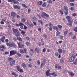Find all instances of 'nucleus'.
<instances>
[{
    "mask_svg": "<svg viewBox=\"0 0 77 77\" xmlns=\"http://www.w3.org/2000/svg\"><path fill=\"white\" fill-rule=\"evenodd\" d=\"M12 75H14L15 77H18V74H17V73H15L14 72H12Z\"/></svg>",
    "mask_w": 77,
    "mask_h": 77,
    "instance_id": "19",
    "label": "nucleus"
},
{
    "mask_svg": "<svg viewBox=\"0 0 77 77\" xmlns=\"http://www.w3.org/2000/svg\"><path fill=\"white\" fill-rule=\"evenodd\" d=\"M38 30L40 32H41V28H39L38 29Z\"/></svg>",
    "mask_w": 77,
    "mask_h": 77,
    "instance_id": "48",
    "label": "nucleus"
},
{
    "mask_svg": "<svg viewBox=\"0 0 77 77\" xmlns=\"http://www.w3.org/2000/svg\"><path fill=\"white\" fill-rule=\"evenodd\" d=\"M41 16L42 17H48V15L47 14L45 13L42 12V14L41 15Z\"/></svg>",
    "mask_w": 77,
    "mask_h": 77,
    "instance_id": "7",
    "label": "nucleus"
},
{
    "mask_svg": "<svg viewBox=\"0 0 77 77\" xmlns=\"http://www.w3.org/2000/svg\"><path fill=\"white\" fill-rule=\"evenodd\" d=\"M72 16H73V17H75V16H76V13H73L72 14Z\"/></svg>",
    "mask_w": 77,
    "mask_h": 77,
    "instance_id": "50",
    "label": "nucleus"
},
{
    "mask_svg": "<svg viewBox=\"0 0 77 77\" xmlns=\"http://www.w3.org/2000/svg\"><path fill=\"white\" fill-rule=\"evenodd\" d=\"M22 6H23V7L25 8H27V7L26 5L24 4H23Z\"/></svg>",
    "mask_w": 77,
    "mask_h": 77,
    "instance_id": "32",
    "label": "nucleus"
},
{
    "mask_svg": "<svg viewBox=\"0 0 77 77\" xmlns=\"http://www.w3.org/2000/svg\"><path fill=\"white\" fill-rule=\"evenodd\" d=\"M46 62V60L45 59L44 60H43L42 61V63H45Z\"/></svg>",
    "mask_w": 77,
    "mask_h": 77,
    "instance_id": "60",
    "label": "nucleus"
},
{
    "mask_svg": "<svg viewBox=\"0 0 77 77\" xmlns=\"http://www.w3.org/2000/svg\"><path fill=\"white\" fill-rule=\"evenodd\" d=\"M24 26V24L23 23H19V26Z\"/></svg>",
    "mask_w": 77,
    "mask_h": 77,
    "instance_id": "40",
    "label": "nucleus"
},
{
    "mask_svg": "<svg viewBox=\"0 0 77 77\" xmlns=\"http://www.w3.org/2000/svg\"><path fill=\"white\" fill-rule=\"evenodd\" d=\"M75 9V8L73 7H71L70 8V10L72 11H74Z\"/></svg>",
    "mask_w": 77,
    "mask_h": 77,
    "instance_id": "38",
    "label": "nucleus"
},
{
    "mask_svg": "<svg viewBox=\"0 0 77 77\" xmlns=\"http://www.w3.org/2000/svg\"><path fill=\"white\" fill-rule=\"evenodd\" d=\"M15 62V60H13L10 62V65L11 66H13L14 65V64Z\"/></svg>",
    "mask_w": 77,
    "mask_h": 77,
    "instance_id": "13",
    "label": "nucleus"
},
{
    "mask_svg": "<svg viewBox=\"0 0 77 77\" xmlns=\"http://www.w3.org/2000/svg\"><path fill=\"white\" fill-rule=\"evenodd\" d=\"M26 45H27V46H29V45H30V42H27L26 43Z\"/></svg>",
    "mask_w": 77,
    "mask_h": 77,
    "instance_id": "28",
    "label": "nucleus"
},
{
    "mask_svg": "<svg viewBox=\"0 0 77 77\" xmlns=\"http://www.w3.org/2000/svg\"><path fill=\"white\" fill-rule=\"evenodd\" d=\"M29 67L30 68H31V67H32V64H31V63L29 64Z\"/></svg>",
    "mask_w": 77,
    "mask_h": 77,
    "instance_id": "62",
    "label": "nucleus"
},
{
    "mask_svg": "<svg viewBox=\"0 0 77 77\" xmlns=\"http://www.w3.org/2000/svg\"><path fill=\"white\" fill-rule=\"evenodd\" d=\"M26 40H28V41H29L30 40V38L29 37H26Z\"/></svg>",
    "mask_w": 77,
    "mask_h": 77,
    "instance_id": "49",
    "label": "nucleus"
},
{
    "mask_svg": "<svg viewBox=\"0 0 77 77\" xmlns=\"http://www.w3.org/2000/svg\"><path fill=\"white\" fill-rule=\"evenodd\" d=\"M74 30L75 31V32H77V27H75L74 29Z\"/></svg>",
    "mask_w": 77,
    "mask_h": 77,
    "instance_id": "43",
    "label": "nucleus"
},
{
    "mask_svg": "<svg viewBox=\"0 0 77 77\" xmlns=\"http://www.w3.org/2000/svg\"><path fill=\"white\" fill-rule=\"evenodd\" d=\"M62 49H59L58 50V52L59 53H60V54H62Z\"/></svg>",
    "mask_w": 77,
    "mask_h": 77,
    "instance_id": "20",
    "label": "nucleus"
},
{
    "mask_svg": "<svg viewBox=\"0 0 77 77\" xmlns=\"http://www.w3.org/2000/svg\"><path fill=\"white\" fill-rule=\"evenodd\" d=\"M11 16L13 17H15V13L14 12H12L11 14Z\"/></svg>",
    "mask_w": 77,
    "mask_h": 77,
    "instance_id": "16",
    "label": "nucleus"
},
{
    "mask_svg": "<svg viewBox=\"0 0 77 77\" xmlns=\"http://www.w3.org/2000/svg\"><path fill=\"white\" fill-rule=\"evenodd\" d=\"M68 73L69 74V75H70L71 77H73V76H74V74L73 72L69 71L68 72Z\"/></svg>",
    "mask_w": 77,
    "mask_h": 77,
    "instance_id": "14",
    "label": "nucleus"
},
{
    "mask_svg": "<svg viewBox=\"0 0 77 77\" xmlns=\"http://www.w3.org/2000/svg\"><path fill=\"white\" fill-rule=\"evenodd\" d=\"M68 13V10L66 11L65 12V15H67Z\"/></svg>",
    "mask_w": 77,
    "mask_h": 77,
    "instance_id": "41",
    "label": "nucleus"
},
{
    "mask_svg": "<svg viewBox=\"0 0 77 77\" xmlns=\"http://www.w3.org/2000/svg\"><path fill=\"white\" fill-rule=\"evenodd\" d=\"M45 51H46L45 48H44L43 50V53H45Z\"/></svg>",
    "mask_w": 77,
    "mask_h": 77,
    "instance_id": "56",
    "label": "nucleus"
},
{
    "mask_svg": "<svg viewBox=\"0 0 77 77\" xmlns=\"http://www.w3.org/2000/svg\"><path fill=\"white\" fill-rule=\"evenodd\" d=\"M72 56L75 58V57L76 56L75 53H74V54H72Z\"/></svg>",
    "mask_w": 77,
    "mask_h": 77,
    "instance_id": "47",
    "label": "nucleus"
},
{
    "mask_svg": "<svg viewBox=\"0 0 77 77\" xmlns=\"http://www.w3.org/2000/svg\"><path fill=\"white\" fill-rule=\"evenodd\" d=\"M16 68H17V70L20 72H23V70L22 69H20V66H16Z\"/></svg>",
    "mask_w": 77,
    "mask_h": 77,
    "instance_id": "6",
    "label": "nucleus"
},
{
    "mask_svg": "<svg viewBox=\"0 0 77 77\" xmlns=\"http://www.w3.org/2000/svg\"><path fill=\"white\" fill-rule=\"evenodd\" d=\"M38 22L40 23V24H41L42 25H43V24H44L43 23V22H42V20H38Z\"/></svg>",
    "mask_w": 77,
    "mask_h": 77,
    "instance_id": "25",
    "label": "nucleus"
},
{
    "mask_svg": "<svg viewBox=\"0 0 77 77\" xmlns=\"http://www.w3.org/2000/svg\"><path fill=\"white\" fill-rule=\"evenodd\" d=\"M42 1H40L38 2V5H42Z\"/></svg>",
    "mask_w": 77,
    "mask_h": 77,
    "instance_id": "39",
    "label": "nucleus"
},
{
    "mask_svg": "<svg viewBox=\"0 0 77 77\" xmlns=\"http://www.w3.org/2000/svg\"><path fill=\"white\" fill-rule=\"evenodd\" d=\"M53 29H54V30H56L57 31H58L59 30V28H58L57 27L55 26H53Z\"/></svg>",
    "mask_w": 77,
    "mask_h": 77,
    "instance_id": "17",
    "label": "nucleus"
},
{
    "mask_svg": "<svg viewBox=\"0 0 77 77\" xmlns=\"http://www.w3.org/2000/svg\"><path fill=\"white\" fill-rule=\"evenodd\" d=\"M49 26L50 27H53V24H52L51 23V22H50L49 23Z\"/></svg>",
    "mask_w": 77,
    "mask_h": 77,
    "instance_id": "30",
    "label": "nucleus"
},
{
    "mask_svg": "<svg viewBox=\"0 0 77 77\" xmlns=\"http://www.w3.org/2000/svg\"><path fill=\"white\" fill-rule=\"evenodd\" d=\"M26 18H23L21 20V21L23 23H26Z\"/></svg>",
    "mask_w": 77,
    "mask_h": 77,
    "instance_id": "21",
    "label": "nucleus"
},
{
    "mask_svg": "<svg viewBox=\"0 0 77 77\" xmlns=\"http://www.w3.org/2000/svg\"><path fill=\"white\" fill-rule=\"evenodd\" d=\"M17 54V51H10V56H12L13 55H15Z\"/></svg>",
    "mask_w": 77,
    "mask_h": 77,
    "instance_id": "3",
    "label": "nucleus"
},
{
    "mask_svg": "<svg viewBox=\"0 0 77 77\" xmlns=\"http://www.w3.org/2000/svg\"><path fill=\"white\" fill-rule=\"evenodd\" d=\"M55 74V72H54L50 74V75H54Z\"/></svg>",
    "mask_w": 77,
    "mask_h": 77,
    "instance_id": "57",
    "label": "nucleus"
},
{
    "mask_svg": "<svg viewBox=\"0 0 77 77\" xmlns=\"http://www.w3.org/2000/svg\"><path fill=\"white\" fill-rule=\"evenodd\" d=\"M35 50L36 51H37V52L38 53H39V49H38L37 48H36L35 49Z\"/></svg>",
    "mask_w": 77,
    "mask_h": 77,
    "instance_id": "45",
    "label": "nucleus"
},
{
    "mask_svg": "<svg viewBox=\"0 0 77 77\" xmlns=\"http://www.w3.org/2000/svg\"><path fill=\"white\" fill-rule=\"evenodd\" d=\"M21 33L22 34H25L26 32L24 31H21Z\"/></svg>",
    "mask_w": 77,
    "mask_h": 77,
    "instance_id": "44",
    "label": "nucleus"
},
{
    "mask_svg": "<svg viewBox=\"0 0 77 77\" xmlns=\"http://www.w3.org/2000/svg\"><path fill=\"white\" fill-rule=\"evenodd\" d=\"M67 33H68V31L67 30H66V31H65L64 33V35H65V36H66V35Z\"/></svg>",
    "mask_w": 77,
    "mask_h": 77,
    "instance_id": "42",
    "label": "nucleus"
},
{
    "mask_svg": "<svg viewBox=\"0 0 77 77\" xmlns=\"http://www.w3.org/2000/svg\"><path fill=\"white\" fill-rule=\"evenodd\" d=\"M1 24H5V22L3 21H2L0 22Z\"/></svg>",
    "mask_w": 77,
    "mask_h": 77,
    "instance_id": "55",
    "label": "nucleus"
},
{
    "mask_svg": "<svg viewBox=\"0 0 77 77\" xmlns=\"http://www.w3.org/2000/svg\"><path fill=\"white\" fill-rule=\"evenodd\" d=\"M57 27H58L59 28V29H61L62 28V26L60 25H58Z\"/></svg>",
    "mask_w": 77,
    "mask_h": 77,
    "instance_id": "27",
    "label": "nucleus"
},
{
    "mask_svg": "<svg viewBox=\"0 0 77 77\" xmlns=\"http://www.w3.org/2000/svg\"><path fill=\"white\" fill-rule=\"evenodd\" d=\"M33 26H34V25L33 24L31 23L29 25V27H32Z\"/></svg>",
    "mask_w": 77,
    "mask_h": 77,
    "instance_id": "29",
    "label": "nucleus"
},
{
    "mask_svg": "<svg viewBox=\"0 0 77 77\" xmlns=\"http://www.w3.org/2000/svg\"><path fill=\"white\" fill-rule=\"evenodd\" d=\"M60 63H64V60L63 58L60 59Z\"/></svg>",
    "mask_w": 77,
    "mask_h": 77,
    "instance_id": "22",
    "label": "nucleus"
},
{
    "mask_svg": "<svg viewBox=\"0 0 77 77\" xmlns=\"http://www.w3.org/2000/svg\"><path fill=\"white\" fill-rule=\"evenodd\" d=\"M7 46H10V47H13L14 46L15 47L16 46V45L13 43H8L7 44Z\"/></svg>",
    "mask_w": 77,
    "mask_h": 77,
    "instance_id": "5",
    "label": "nucleus"
},
{
    "mask_svg": "<svg viewBox=\"0 0 77 77\" xmlns=\"http://www.w3.org/2000/svg\"><path fill=\"white\" fill-rule=\"evenodd\" d=\"M17 55L19 57H21V54H19V53H16Z\"/></svg>",
    "mask_w": 77,
    "mask_h": 77,
    "instance_id": "31",
    "label": "nucleus"
},
{
    "mask_svg": "<svg viewBox=\"0 0 77 77\" xmlns=\"http://www.w3.org/2000/svg\"><path fill=\"white\" fill-rule=\"evenodd\" d=\"M13 7L14 9H20L21 7L20 6H18L17 5H13Z\"/></svg>",
    "mask_w": 77,
    "mask_h": 77,
    "instance_id": "11",
    "label": "nucleus"
},
{
    "mask_svg": "<svg viewBox=\"0 0 77 77\" xmlns=\"http://www.w3.org/2000/svg\"><path fill=\"white\" fill-rule=\"evenodd\" d=\"M75 59V57H73L71 56L69 60V62H72V61H74V60Z\"/></svg>",
    "mask_w": 77,
    "mask_h": 77,
    "instance_id": "10",
    "label": "nucleus"
},
{
    "mask_svg": "<svg viewBox=\"0 0 77 77\" xmlns=\"http://www.w3.org/2000/svg\"><path fill=\"white\" fill-rule=\"evenodd\" d=\"M49 3H50L51 4H52V3H53V1L51 0H49Z\"/></svg>",
    "mask_w": 77,
    "mask_h": 77,
    "instance_id": "53",
    "label": "nucleus"
},
{
    "mask_svg": "<svg viewBox=\"0 0 77 77\" xmlns=\"http://www.w3.org/2000/svg\"><path fill=\"white\" fill-rule=\"evenodd\" d=\"M6 38V37H5V36H3L0 39L1 41L2 42H4V41L5 40V39Z\"/></svg>",
    "mask_w": 77,
    "mask_h": 77,
    "instance_id": "15",
    "label": "nucleus"
},
{
    "mask_svg": "<svg viewBox=\"0 0 77 77\" xmlns=\"http://www.w3.org/2000/svg\"><path fill=\"white\" fill-rule=\"evenodd\" d=\"M37 63H38V65H40V62H39V60H38L37 61Z\"/></svg>",
    "mask_w": 77,
    "mask_h": 77,
    "instance_id": "59",
    "label": "nucleus"
},
{
    "mask_svg": "<svg viewBox=\"0 0 77 77\" xmlns=\"http://www.w3.org/2000/svg\"><path fill=\"white\" fill-rule=\"evenodd\" d=\"M26 51H27V49H24V51L22 49H20V53H22V54H24V53H26Z\"/></svg>",
    "mask_w": 77,
    "mask_h": 77,
    "instance_id": "8",
    "label": "nucleus"
},
{
    "mask_svg": "<svg viewBox=\"0 0 77 77\" xmlns=\"http://www.w3.org/2000/svg\"><path fill=\"white\" fill-rule=\"evenodd\" d=\"M74 63L75 65H77V61H75Z\"/></svg>",
    "mask_w": 77,
    "mask_h": 77,
    "instance_id": "63",
    "label": "nucleus"
},
{
    "mask_svg": "<svg viewBox=\"0 0 77 77\" xmlns=\"http://www.w3.org/2000/svg\"><path fill=\"white\" fill-rule=\"evenodd\" d=\"M17 44L18 45L19 47L20 48H23L24 46V45H21L20 42H17Z\"/></svg>",
    "mask_w": 77,
    "mask_h": 77,
    "instance_id": "12",
    "label": "nucleus"
},
{
    "mask_svg": "<svg viewBox=\"0 0 77 77\" xmlns=\"http://www.w3.org/2000/svg\"><path fill=\"white\" fill-rule=\"evenodd\" d=\"M17 39L19 41H20V42H21L22 41L23 39L21 38V37L20 36H18L17 37Z\"/></svg>",
    "mask_w": 77,
    "mask_h": 77,
    "instance_id": "18",
    "label": "nucleus"
},
{
    "mask_svg": "<svg viewBox=\"0 0 77 77\" xmlns=\"http://www.w3.org/2000/svg\"><path fill=\"white\" fill-rule=\"evenodd\" d=\"M2 48V49L1 50L2 51H3L5 50L6 49V48L5 47V46L2 45H0V51L1 50V48Z\"/></svg>",
    "mask_w": 77,
    "mask_h": 77,
    "instance_id": "9",
    "label": "nucleus"
},
{
    "mask_svg": "<svg viewBox=\"0 0 77 77\" xmlns=\"http://www.w3.org/2000/svg\"><path fill=\"white\" fill-rule=\"evenodd\" d=\"M13 32L15 33V36H20V33H19V31H18V29L13 28Z\"/></svg>",
    "mask_w": 77,
    "mask_h": 77,
    "instance_id": "1",
    "label": "nucleus"
},
{
    "mask_svg": "<svg viewBox=\"0 0 77 77\" xmlns=\"http://www.w3.org/2000/svg\"><path fill=\"white\" fill-rule=\"evenodd\" d=\"M69 23H67V25L68 26H72V22H69Z\"/></svg>",
    "mask_w": 77,
    "mask_h": 77,
    "instance_id": "24",
    "label": "nucleus"
},
{
    "mask_svg": "<svg viewBox=\"0 0 77 77\" xmlns=\"http://www.w3.org/2000/svg\"><path fill=\"white\" fill-rule=\"evenodd\" d=\"M8 2H12L14 4H18L19 3V2L18 1L15 0H8Z\"/></svg>",
    "mask_w": 77,
    "mask_h": 77,
    "instance_id": "4",
    "label": "nucleus"
},
{
    "mask_svg": "<svg viewBox=\"0 0 77 77\" xmlns=\"http://www.w3.org/2000/svg\"><path fill=\"white\" fill-rule=\"evenodd\" d=\"M22 66L23 67H26V64L24 63H23L22 64Z\"/></svg>",
    "mask_w": 77,
    "mask_h": 77,
    "instance_id": "33",
    "label": "nucleus"
},
{
    "mask_svg": "<svg viewBox=\"0 0 77 77\" xmlns=\"http://www.w3.org/2000/svg\"><path fill=\"white\" fill-rule=\"evenodd\" d=\"M44 65H45V63H42L41 64V67H42V66H44Z\"/></svg>",
    "mask_w": 77,
    "mask_h": 77,
    "instance_id": "52",
    "label": "nucleus"
},
{
    "mask_svg": "<svg viewBox=\"0 0 77 77\" xmlns=\"http://www.w3.org/2000/svg\"><path fill=\"white\" fill-rule=\"evenodd\" d=\"M20 15H17V18H20Z\"/></svg>",
    "mask_w": 77,
    "mask_h": 77,
    "instance_id": "64",
    "label": "nucleus"
},
{
    "mask_svg": "<svg viewBox=\"0 0 77 77\" xmlns=\"http://www.w3.org/2000/svg\"><path fill=\"white\" fill-rule=\"evenodd\" d=\"M70 5L71 6H74L75 5L73 3H70Z\"/></svg>",
    "mask_w": 77,
    "mask_h": 77,
    "instance_id": "35",
    "label": "nucleus"
},
{
    "mask_svg": "<svg viewBox=\"0 0 77 77\" xmlns=\"http://www.w3.org/2000/svg\"><path fill=\"white\" fill-rule=\"evenodd\" d=\"M5 42H6L7 43H8V42H9V40H8V39H6L5 40Z\"/></svg>",
    "mask_w": 77,
    "mask_h": 77,
    "instance_id": "58",
    "label": "nucleus"
},
{
    "mask_svg": "<svg viewBox=\"0 0 77 77\" xmlns=\"http://www.w3.org/2000/svg\"><path fill=\"white\" fill-rule=\"evenodd\" d=\"M47 5V4L45 2H44L42 5V6L43 7H45L46 6V5Z\"/></svg>",
    "mask_w": 77,
    "mask_h": 77,
    "instance_id": "37",
    "label": "nucleus"
},
{
    "mask_svg": "<svg viewBox=\"0 0 77 77\" xmlns=\"http://www.w3.org/2000/svg\"><path fill=\"white\" fill-rule=\"evenodd\" d=\"M64 9L66 11H68V8H67V6L66 5H65L64 6Z\"/></svg>",
    "mask_w": 77,
    "mask_h": 77,
    "instance_id": "26",
    "label": "nucleus"
},
{
    "mask_svg": "<svg viewBox=\"0 0 77 77\" xmlns=\"http://www.w3.org/2000/svg\"><path fill=\"white\" fill-rule=\"evenodd\" d=\"M60 34V32L59 31H57L56 32V36H58Z\"/></svg>",
    "mask_w": 77,
    "mask_h": 77,
    "instance_id": "23",
    "label": "nucleus"
},
{
    "mask_svg": "<svg viewBox=\"0 0 77 77\" xmlns=\"http://www.w3.org/2000/svg\"><path fill=\"white\" fill-rule=\"evenodd\" d=\"M32 19L33 20H36V17H33L32 18Z\"/></svg>",
    "mask_w": 77,
    "mask_h": 77,
    "instance_id": "61",
    "label": "nucleus"
},
{
    "mask_svg": "<svg viewBox=\"0 0 77 77\" xmlns=\"http://www.w3.org/2000/svg\"><path fill=\"white\" fill-rule=\"evenodd\" d=\"M12 59H13V58H11V57L9 58L8 59V60H10V61H11V60H12Z\"/></svg>",
    "mask_w": 77,
    "mask_h": 77,
    "instance_id": "51",
    "label": "nucleus"
},
{
    "mask_svg": "<svg viewBox=\"0 0 77 77\" xmlns=\"http://www.w3.org/2000/svg\"><path fill=\"white\" fill-rule=\"evenodd\" d=\"M37 16L38 17V18L39 19H41V16H40V15H39V14H37Z\"/></svg>",
    "mask_w": 77,
    "mask_h": 77,
    "instance_id": "54",
    "label": "nucleus"
},
{
    "mask_svg": "<svg viewBox=\"0 0 77 77\" xmlns=\"http://www.w3.org/2000/svg\"><path fill=\"white\" fill-rule=\"evenodd\" d=\"M67 20H68V22L70 23V22H73V20H72L71 17L70 16H67L66 17Z\"/></svg>",
    "mask_w": 77,
    "mask_h": 77,
    "instance_id": "2",
    "label": "nucleus"
},
{
    "mask_svg": "<svg viewBox=\"0 0 77 77\" xmlns=\"http://www.w3.org/2000/svg\"><path fill=\"white\" fill-rule=\"evenodd\" d=\"M52 29H53V27H50V28H49V30H50V31H52Z\"/></svg>",
    "mask_w": 77,
    "mask_h": 77,
    "instance_id": "46",
    "label": "nucleus"
},
{
    "mask_svg": "<svg viewBox=\"0 0 77 77\" xmlns=\"http://www.w3.org/2000/svg\"><path fill=\"white\" fill-rule=\"evenodd\" d=\"M46 75L47 76H48V70L46 72Z\"/></svg>",
    "mask_w": 77,
    "mask_h": 77,
    "instance_id": "34",
    "label": "nucleus"
},
{
    "mask_svg": "<svg viewBox=\"0 0 77 77\" xmlns=\"http://www.w3.org/2000/svg\"><path fill=\"white\" fill-rule=\"evenodd\" d=\"M54 54L56 57H58V56H59V54H58V53L57 52L55 53Z\"/></svg>",
    "mask_w": 77,
    "mask_h": 77,
    "instance_id": "36",
    "label": "nucleus"
}]
</instances>
